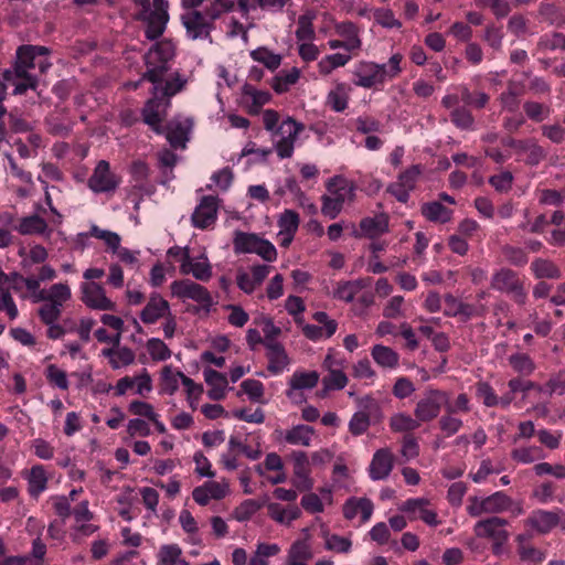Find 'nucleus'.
<instances>
[{
  "instance_id": "1",
  "label": "nucleus",
  "mask_w": 565,
  "mask_h": 565,
  "mask_svg": "<svg viewBox=\"0 0 565 565\" xmlns=\"http://www.w3.org/2000/svg\"><path fill=\"white\" fill-rule=\"evenodd\" d=\"M49 54L50 49L42 45L24 44L18 47L13 67L3 73V79L14 87V95H23L28 89H36L39 81L30 70L39 67L40 72L44 73L51 66L46 58Z\"/></svg>"
},
{
  "instance_id": "2",
  "label": "nucleus",
  "mask_w": 565,
  "mask_h": 565,
  "mask_svg": "<svg viewBox=\"0 0 565 565\" xmlns=\"http://www.w3.org/2000/svg\"><path fill=\"white\" fill-rule=\"evenodd\" d=\"M327 190L331 195L321 196V213L334 220L342 211L347 200L353 201L355 195V185L348 179L335 175L327 182Z\"/></svg>"
},
{
  "instance_id": "3",
  "label": "nucleus",
  "mask_w": 565,
  "mask_h": 565,
  "mask_svg": "<svg viewBox=\"0 0 565 565\" xmlns=\"http://www.w3.org/2000/svg\"><path fill=\"white\" fill-rule=\"evenodd\" d=\"M142 6L137 20L146 23L145 36L154 41L159 39L169 21L168 2L166 0H153V10L150 9L149 0H139Z\"/></svg>"
},
{
  "instance_id": "4",
  "label": "nucleus",
  "mask_w": 565,
  "mask_h": 565,
  "mask_svg": "<svg viewBox=\"0 0 565 565\" xmlns=\"http://www.w3.org/2000/svg\"><path fill=\"white\" fill-rule=\"evenodd\" d=\"M490 287L499 292L508 295L516 305L524 306L527 300V292L524 280L511 268L503 267L494 271Z\"/></svg>"
},
{
  "instance_id": "5",
  "label": "nucleus",
  "mask_w": 565,
  "mask_h": 565,
  "mask_svg": "<svg viewBox=\"0 0 565 565\" xmlns=\"http://www.w3.org/2000/svg\"><path fill=\"white\" fill-rule=\"evenodd\" d=\"M509 522L499 516L480 520L475 524L473 532L478 537L492 541V553L501 555L503 545L508 542L510 533L507 530Z\"/></svg>"
},
{
  "instance_id": "6",
  "label": "nucleus",
  "mask_w": 565,
  "mask_h": 565,
  "mask_svg": "<svg viewBox=\"0 0 565 565\" xmlns=\"http://www.w3.org/2000/svg\"><path fill=\"white\" fill-rule=\"evenodd\" d=\"M151 97L145 103L141 115L142 120L156 134H163L162 122L167 117V111L171 102L159 94V86H153L150 90Z\"/></svg>"
},
{
  "instance_id": "7",
  "label": "nucleus",
  "mask_w": 565,
  "mask_h": 565,
  "mask_svg": "<svg viewBox=\"0 0 565 565\" xmlns=\"http://www.w3.org/2000/svg\"><path fill=\"white\" fill-rule=\"evenodd\" d=\"M447 402L448 393L446 391L429 387L416 403L414 416L422 423H429L439 416Z\"/></svg>"
},
{
  "instance_id": "8",
  "label": "nucleus",
  "mask_w": 565,
  "mask_h": 565,
  "mask_svg": "<svg viewBox=\"0 0 565 565\" xmlns=\"http://www.w3.org/2000/svg\"><path fill=\"white\" fill-rule=\"evenodd\" d=\"M171 294L180 299H191L201 305L203 309L210 311L213 299L210 291L202 285L190 279L175 280L170 286Z\"/></svg>"
},
{
  "instance_id": "9",
  "label": "nucleus",
  "mask_w": 565,
  "mask_h": 565,
  "mask_svg": "<svg viewBox=\"0 0 565 565\" xmlns=\"http://www.w3.org/2000/svg\"><path fill=\"white\" fill-rule=\"evenodd\" d=\"M120 182V177L111 172L109 162L100 160L88 178L87 185L94 193H114Z\"/></svg>"
},
{
  "instance_id": "10",
  "label": "nucleus",
  "mask_w": 565,
  "mask_h": 565,
  "mask_svg": "<svg viewBox=\"0 0 565 565\" xmlns=\"http://www.w3.org/2000/svg\"><path fill=\"white\" fill-rule=\"evenodd\" d=\"M303 128L301 122H297L291 117L282 120L276 131L281 138L275 143V150L280 159L290 158L292 156L295 142Z\"/></svg>"
},
{
  "instance_id": "11",
  "label": "nucleus",
  "mask_w": 565,
  "mask_h": 565,
  "mask_svg": "<svg viewBox=\"0 0 565 565\" xmlns=\"http://www.w3.org/2000/svg\"><path fill=\"white\" fill-rule=\"evenodd\" d=\"M81 300L94 310H115L116 305L107 296L104 287L95 281H86L81 285Z\"/></svg>"
},
{
  "instance_id": "12",
  "label": "nucleus",
  "mask_w": 565,
  "mask_h": 565,
  "mask_svg": "<svg viewBox=\"0 0 565 565\" xmlns=\"http://www.w3.org/2000/svg\"><path fill=\"white\" fill-rule=\"evenodd\" d=\"M294 466L292 486L300 492L310 491L313 488V479L308 456L305 451L294 450L290 455Z\"/></svg>"
},
{
  "instance_id": "13",
  "label": "nucleus",
  "mask_w": 565,
  "mask_h": 565,
  "mask_svg": "<svg viewBox=\"0 0 565 565\" xmlns=\"http://www.w3.org/2000/svg\"><path fill=\"white\" fill-rule=\"evenodd\" d=\"M181 20L190 39H209L211 41V32L215 29V24L207 21L202 11L192 10L186 12L182 14Z\"/></svg>"
},
{
  "instance_id": "14",
  "label": "nucleus",
  "mask_w": 565,
  "mask_h": 565,
  "mask_svg": "<svg viewBox=\"0 0 565 565\" xmlns=\"http://www.w3.org/2000/svg\"><path fill=\"white\" fill-rule=\"evenodd\" d=\"M218 200L213 195H204L191 216L192 225L205 230L217 220Z\"/></svg>"
},
{
  "instance_id": "15",
  "label": "nucleus",
  "mask_w": 565,
  "mask_h": 565,
  "mask_svg": "<svg viewBox=\"0 0 565 565\" xmlns=\"http://www.w3.org/2000/svg\"><path fill=\"white\" fill-rule=\"evenodd\" d=\"M444 302V315L446 317H460L465 322L472 317H481L486 312L484 306L476 307L475 305L462 302L451 294L445 295Z\"/></svg>"
},
{
  "instance_id": "16",
  "label": "nucleus",
  "mask_w": 565,
  "mask_h": 565,
  "mask_svg": "<svg viewBox=\"0 0 565 565\" xmlns=\"http://www.w3.org/2000/svg\"><path fill=\"white\" fill-rule=\"evenodd\" d=\"M561 514H563L562 510L546 511L540 509L532 511L525 523L539 534H547L559 525Z\"/></svg>"
},
{
  "instance_id": "17",
  "label": "nucleus",
  "mask_w": 565,
  "mask_h": 565,
  "mask_svg": "<svg viewBox=\"0 0 565 565\" xmlns=\"http://www.w3.org/2000/svg\"><path fill=\"white\" fill-rule=\"evenodd\" d=\"M359 227V230L352 232L355 238L367 237L375 239L390 231L388 216L385 213H381L374 217H364L360 221Z\"/></svg>"
},
{
  "instance_id": "18",
  "label": "nucleus",
  "mask_w": 565,
  "mask_h": 565,
  "mask_svg": "<svg viewBox=\"0 0 565 565\" xmlns=\"http://www.w3.org/2000/svg\"><path fill=\"white\" fill-rule=\"evenodd\" d=\"M515 154L526 166L536 167L547 157V151L537 142L535 138L522 139Z\"/></svg>"
},
{
  "instance_id": "19",
  "label": "nucleus",
  "mask_w": 565,
  "mask_h": 565,
  "mask_svg": "<svg viewBox=\"0 0 565 565\" xmlns=\"http://www.w3.org/2000/svg\"><path fill=\"white\" fill-rule=\"evenodd\" d=\"M394 467V457L388 448L379 449L372 458L369 475L372 480L386 479Z\"/></svg>"
},
{
  "instance_id": "20",
  "label": "nucleus",
  "mask_w": 565,
  "mask_h": 565,
  "mask_svg": "<svg viewBox=\"0 0 565 565\" xmlns=\"http://www.w3.org/2000/svg\"><path fill=\"white\" fill-rule=\"evenodd\" d=\"M373 502L367 498H349L343 504V516L347 520H353L358 513H361V522H367L373 513Z\"/></svg>"
},
{
  "instance_id": "21",
  "label": "nucleus",
  "mask_w": 565,
  "mask_h": 565,
  "mask_svg": "<svg viewBox=\"0 0 565 565\" xmlns=\"http://www.w3.org/2000/svg\"><path fill=\"white\" fill-rule=\"evenodd\" d=\"M265 348L267 350L266 358L268 360L267 370L271 374L281 373L289 364V358L284 345L277 341L269 340Z\"/></svg>"
},
{
  "instance_id": "22",
  "label": "nucleus",
  "mask_w": 565,
  "mask_h": 565,
  "mask_svg": "<svg viewBox=\"0 0 565 565\" xmlns=\"http://www.w3.org/2000/svg\"><path fill=\"white\" fill-rule=\"evenodd\" d=\"M372 282L370 277L359 278L355 280L339 281L333 290V298L344 302H352L355 296L369 287Z\"/></svg>"
},
{
  "instance_id": "23",
  "label": "nucleus",
  "mask_w": 565,
  "mask_h": 565,
  "mask_svg": "<svg viewBox=\"0 0 565 565\" xmlns=\"http://www.w3.org/2000/svg\"><path fill=\"white\" fill-rule=\"evenodd\" d=\"M170 313L169 302L159 295H152L140 313L143 323L151 324Z\"/></svg>"
},
{
  "instance_id": "24",
  "label": "nucleus",
  "mask_w": 565,
  "mask_h": 565,
  "mask_svg": "<svg viewBox=\"0 0 565 565\" xmlns=\"http://www.w3.org/2000/svg\"><path fill=\"white\" fill-rule=\"evenodd\" d=\"M190 128L191 122L189 120L181 121L178 119H173L163 127V134L166 135V138L171 145V147H184L188 140V134L190 131Z\"/></svg>"
},
{
  "instance_id": "25",
  "label": "nucleus",
  "mask_w": 565,
  "mask_h": 565,
  "mask_svg": "<svg viewBox=\"0 0 565 565\" xmlns=\"http://www.w3.org/2000/svg\"><path fill=\"white\" fill-rule=\"evenodd\" d=\"M428 504L429 502L426 499H409L403 504L402 510L415 514L430 526H436L439 523L437 520V513L427 509Z\"/></svg>"
},
{
  "instance_id": "26",
  "label": "nucleus",
  "mask_w": 565,
  "mask_h": 565,
  "mask_svg": "<svg viewBox=\"0 0 565 565\" xmlns=\"http://www.w3.org/2000/svg\"><path fill=\"white\" fill-rule=\"evenodd\" d=\"M226 495V488L216 481H207L194 488L193 500L200 505H206L211 499L221 500Z\"/></svg>"
},
{
  "instance_id": "27",
  "label": "nucleus",
  "mask_w": 565,
  "mask_h": 565,
  "mask_svg": "<svg viewBox=\"0 0 565 565\" xmlns=\"http://www.w3.org/2000/svg\"><path fill=\"white\" fill-rule=\"evenodd\" d=\"M354 84L363 88H372L380 84L377 64L374 62H362L354 71Z\"/></svg>"
},
{
  "instance_id": "28",
  "label": "nucleus",
  "mask_w": 565,
  "mask_h": 565,
  "mask_svg": "<svg viewBox=\"0 0 565 565\" xmlns=\"http://www.w3.org/2000/svg\"><path fill=\"white\" fill-rule=\"evenodd\" d=\"M313 552L308 539L296 540L289 547L286 557L287 565H308Z\"/></svg>"
},
{
  "instance_id": "29",
  "label": "nucleus",
  "mask_w": 565,
  "mask_h": 565,
  "mask_svg": "<svg viewBox=\"0 0 565 565\" xmlns=\"http://www.w3.org/2000/svg\"><path fill=\"white\" fill-rule=\"evenodd\" d=\"M204 380L210 386L207 395L213 401H220L225 397V390L227 386V379L223 373L213 369H205L203 371Z\"/></svg>"
},
{
  "instance_id": "30",
  "label": "nucleus",
  "mask_w": 565,
  "mask_h": 565,
  "mask_svg": "<svg viewBox=\"0 0 565 565\" xmlns=\"http://www.w3.org/2000/svg\"><path fill=\"white\" fill-rule=\"evenodd\" d=\"M102 355L107 358L113 370L128 366L135 362V352L128 348H104Z\"/></svg>"
},
{
  "instance_id": "31",
  "label": "nucleus",
  "mask_w": 565,
  "mask_h": 565,
  "mask_svg": "<svg viewBox=\"0 0 565 565\" xmlns=\"http://www.w3.org/2000/svg\"><path fill=\"white\" fill-rule=\"evenodd\" d=\"M422 215L429 222L446 224L452 218V210L439 201L426 202L420 207Z\"/></svg>"
},
{
  "instance_id": "32",
  "label": "nucleus",
  "mask_w": 565,
  "mask_h": 565,
  "mask_svg": "<svg viewBox=\"0 0 565 565\" xmlns=\"http://www.w3.org/2000/svg\"><path fill=\"white\" fill-rule=\"evenodd\" d=\"M145 65L146 72L141 75V81H147L153 84V86H159L164 81L167 73L170 70L169 63H163L161 61L149 58L145 56Z\"/></svg>"
},
{
  "instance_id": "33",
  "label": "nucleus",
  "mask_w": 565,
  "mask_h": 565,
  "mask_svg": "<svg viewBox=\"0 0 565 565\" xmlns=\"http://www.w3.org/2000/svg\"><path fill=\"white\" fill-rule=\"evenodd\" d=\"M335 33L343 38L345 44L349 45V52H354L361 49L362 41L360 39L359 26L351 21H342L334 25Z\"/></svg>"
},
{
  "instance_id": "34",
  "label": "nucleus",
  "mask_w": 565,
  "mask_h": 565,
  "mask_svg": "<svg viewBox=\"0 0 565 565\" xmlns=\"http://www.w3.org/2000/svg\"><path fill=\"white\" fill-rule=\"evenodd\" d=\"M180 273L191 274L198 280L207 281L212 277V266L205 256H202L201 260H193L190 257L186 264H181Z\"/></svg>"
},
{
  "instance_id": "35",
  "label": "nucleus",
  "mask_w": 565,
  "mask_h": 565,
  "mask_svg": "<svg viewBox=\"0 0 565 565\" xmlns=\"http://www.w3.org/2000/svg\"><path fill=\"white\" fill-rule=\"evenodd\" d=\"M290 0H237L238 9L246 14L257 8L273 13L281 12Z\"/></svg>"
},
{
  "instance_id": "36",
  "label": "nucleus",
  "mask_w": 565,
  "mask_h": 565,
  "mask_svg": "<svg viewBox=\"0 0 565 565\" xmlns=\"http://www.w3.org/2000/svg\"><path fill=\"white\" fill-rule=\"evenodd\" d=\"M262 237L255 233L236 231L234 233L233 246L236 254H256Z\"/></svg>"
},
{
  "instance_id": "37",
  "label": "nucleus",
  "mask_w": 565,
  "mask_h": 565,
  "mask_svg": "<svg viewBox=\"0 0 565 565\" xmlns=\"http://www.w3.org/2000/svg\"><path fill=\"white\" fill-rule=\"evenodd\" d=\"M47 475L42 465L31 468L28 476V491L31 497L38 498L47 488Z\"/></svg>"
},
{
  "instance_id": "38",
  "label": "nucleus",
  "mask_w": 565,
  "mask_h": 565,
  "mask_svg": "<svg viewBox=\"0 0 565 565\" xmlns=\"http://www.w3.org/2000/svg\"><path fill=\"white\" fill-rule=\"evenodd\" d=\"M318 382L319 374L316 371L295 372L289 381L290 390L287 392V396L292 398L294 391L311 390L317 386Z\"/></svg>"
},
{
  "instance_id": "39",
  "label": "nucleus",
  "mask_w": 565,
  "mask_h": 565,
  "mask_svg": "<svg viewBox=\"0 0 565 565\" xmlns=\"http://www.w3.org/2000/svg\"><path fill=\"white\" fill-rule=\"evenodd\" d=\"M371 355L377 365L384 369H395L399 363V355L392 348L375 344L371 350Z\"/></svg>"
},
{
  "instance_id": "40",
  "label": "nucleus",
  "mask_w": 565,
  "mask_h": 565,
  "mask_svg": "<svg viewBox=\"0 0 565 565\" xmlns=\"http://www.w3.org/2000/svg\"><path fill=\"white\" fill-rule=\"evenodd\" d=\"M315 429L308 425H296L285 431L284 439L290 445H300L308 447L311 444Z\"/></svg>"
},
{
  "instance_id": "41",
  "label": "nucleus",
  "mask_w": 565,
  "mask_h": 565,
  "mask_svg": "<svg viewBox=\"0 0 565 565\" xmlns=\"http://www.w3.org/2000/svg\"><path fill=\"white\" fill-rule=\"evenodd\" d=\"M531 270L537 279H559V267L550 259L536 258L531 264Z\"/></svg>"
},
{
  "instance_id": "42",
  "label": "nucleus",
  "mask_w": 565,
  "mask_h": 565,
  "mask_svg": "<svg viewBox=\"0 0 565 565\" xmlns=\"http://www.w3.org/2000/svg\"><path fill=\"white\" fill-rule=\"evenodd\" d=\"M349 86L345 83H338L327 96V105L334 111L341 113L347 109L349 102Z\"/></svg>"
},
{
  "instance_id": "43",
  "label": "nucleus",
  "mask_w": 565,
  "mask_h": 565,
  "mask_svg": "<svg viewBox=\"0 0 565 565\" xmlns=\"http://www.w3.org/2000/svg\"><path fill=\"white\" fill-rule=\"evenodd\" d=\"M22 235L43 234L47 228V223L38 214L22 217L18 226H13Z\"/></svg>"
},
{
  "instance_id": "44",
  "label": "nucleus",
  "mask_w": 565,
  "mask_h": 565,
  "mask_svg": "<svg viewBox=\"0 0 565 565\" xmlns=\"http://www.w3.org/2000/svg\"><path fill=\"white\" fill-rule=\"evenodd\" d=\"M539 14L551 25L562 28L565 25V8L557 7L554 3L541 2Z\"/></svg>"
},
{
  "instance_id": "45",
  "label": "nucleus",
  "mask_w": 565,
  "mask_h": 565,
  "mask_svg": "<svg viewBox=\"0 0 565 565\" xmlns=\"http://www.w3.org/2000/svg\"><path fill=\"white\" fill-rule=\"evenodd\" d=\"M96 237L98 239L104 241V243L111 249V252L116 253L120 246L121 238L120 236L111 231L102 230L97 225H92L89 232L78 234V239L85 237Z\"/></svg>"
},
{
  "instance_id": "46",
  "label": "nucleus",
  "mask_w": 565,
  "mask_h": 565,
  "mask_svg": "<svg viewBox=\"0 0 565 565\" xmlns=\"http://www.w3.org/2000/svg\"><path fill=\"white\" fill-rule=\"evenodd\" d=\"M422 422L416 416L398 413L391 417L390 427L395 433H411L420 427Z\"/></svg>"
},
{
  "instance_id": "47",
  "label": "nucleus",
  "mask_w": 565,
  "mask_h": 565,
  "mask_svg": "<svg viewBox=\"0 0 565 565\" xmlns=\"http://www.w3.org/2000/svg\"><path fill=\"white\" fill-rule=\"evenodd\" d=\"M488 514H497L511 510L513 500L503 491H497L484 498Z\"/></svg>"
},
{
  "instance_id": "48",
  "label": "nucleus",
  "mask_w": 565,
  "mask_h": 565,
  "mask_svg": "<svg viewBox=\"0 0 565 565\" xmlns=\"http://www.w3.org/2000/svg\"><path fill=\"white\" fill-rule=\"evenodd\" d=\"M186 85V79L179 73H173L168 79L164 81V84H159V94L169 99L182 92Z\"/></svg>"
},
{
  "instance_id": "49",
  "label": "nucleus",
  "mask_w": 565,
  "mask_h": 565,
  "mask_svg": "<svg viewBox=\"0 0 565 565\" xmlns=\"http://www.w3.org/2000/svg\"><path fill=\"white\" fill-rule=\"evenodd\" d=\"M242 93L245 97L252 99L250 114H257L260 107L267 104L271 98V95L267 90H258L248 83L244 84Z\"/></svg>"
},
{
  "instance_id": "50",
  "label": "nucleus",
  "mask_w": 565,
  "mask_h": 565,
  "mask_svg": "<svg viewBox=\"0 0 565 565\" xmlns=\"http://www.w3.org/2000/svg\"><path fill=\"white\" fill-rule=\"evenodd\" d=\"M300 72L294 67L289 72H281L273 78L271 88L277 94L286 93L289 87L296 84L299 79Z\"/></svg>"
},
{
  "instance_id": "51",
  "label": "nucleus",
  "mask_w": 565,
  "mask_h": 565,
  "mask_svg": "<svg viewBox=\"0 0 565 565\" xmlns=\"http://www.w3.org/2000/svg\"><path fill=\"white\" fill-rule=\"evenodd\" d=\"M509 364L519 374L529 376L535 370L533 359L526 353H515L509 356Z\"/></svg>"
},
{
  "instance_id": "52",
  "label": "nucleus",
  "mask_w": 565,
  "mask_h": 565,
  "mask_svg": "<svg viewBox=\"0 0 565 565\" xmlns=\"http://www.w3.org/2000/svg\"><path fill=\"white\" fill-rule=\"evenodd\" d=\"M351 60V55L334 53L324 56L318 63V68L320 74L329 75L331 72L338 67L344 66Z\"/></svg>"
},
{
  "instance_id": "53",
  "label": "nucleus",
  "mask_w": 565,
  "mask_h": 565,
  "mask_svg": "<svg viewBox=\"0 0 565 565\" xmlns=\"http://www.w3.org/2000/svg\"><path fill=\"white\" fill-rule=\"evenodd\" d=\"M523 110L526 117L535 122H541L551 115L550 106L533 100L525 102L523 104Z\"/></svg>"
},
{
  "instance_id": "54",
  "label": "nucleus",
  "mask_w": 565,
  "mask_h": 565,
  "mask_svg": "<svg viewBox=\"0 0 565 565\" xmlns=\"http://www.w3.org/2000/svg\"><path fill=\"white\" fill-rule=\"evenodd\" d=\"M145 56L169 63L174 56V45L171 41L157 42Z\"/></svg>"
},
{
  "instance_id": "55",
  "label": "nucleus",
  "mask_w": 565,
  "mask_h": 565,
  "mask_svg": "<svg viewBox=\"0 0 565 565\" xmlns=\"http://www.w3.org/2000/svg\"><path fill=\"white\" fill-rule=\"evenodd\" d=\"M250 56L254 61L264 64L270 71L277 70L281 63V56L273 53L267 47H258L252 51Z\"/></svg>"
},
{
  "instance_id": "56",
  "label": "nucleus",
  "mask_w": 565,
  "mask_h": 565,
  "mask_svg": "<svg viewBox=\"0 0 565 565\" xmlns=\"http://www.w3.org/2000/svg\"><path fill=\"white\" fill-rule=\"evenodd\" d=\"M179 372H174L171 365H166L161 370V392L173 395L179 388Z\"/></svg>"
},
{
  "instance_id": "57",
  "label": "nucleus",
  "mask_w": 565,
  "mask_h": 565,
  "mask_svg": "<svg viewBox=\"0 0 565 565\" xmlns=\"http://www.w3.org/2000/svg\"><path fill=\"white\" fill-rule=\"evenodd\" d=\"M541 52L555 51L557 49L565 51V35L558 32L542 35L536 44Z\"/></svg>"
},
{
  "instance_id": "58",
  "label": "nucleus",
  "mask_w": 565,
  "mask_h": 565,
  "mask_svg": "<svg viewBox=\"0 0 565 565\" xmlns=\"http://www.w3.org/2000/svg\"><path fill=\"white\" fill-rule=\"evenodd\" d=\"M344 369L328 371V374L322 379V385L326 391H340L348 384V376Z\"/></svg>"
},
{
  "instance_id": "59",
  "label": "nucleus",
  "mask_w": 565,
  "mask_h": 565,
  "mask_svg": "<svg viewBox=\"0 0 565 565\" xmlns=\"http://www.w3.org/2000/svg\"><path fill=\"white\" fill-rule=\"evenodd\" d=\"M263 503L254 500L246 499L238 507H236L233 511V516L238 522L248 521L260 508Z\"/></svg>"
},
{
  "instance_id": "60",
  "label": "nucleus",
  "mask_w": 565,
  "mask_h": 565,
  "mask_svg": "<svg viewBox=\"0 0 565 565\" xmlns=\"http://www.w3.org/2000/svg\"><path fill=\"white\" fill-rule=\"evenodd\" d=\"M544 457L540 447L515 448L511 451V458L520 463H531Z\"/></svg>"
},
{
  "instance_id": "61",
  "label": "nucleus",
  "mask_w": 565,
  "mask_h": 565,
  "mask_svg": "<svg viewBox=\"0 0 565 565\" xmlns=\"http://www.w3.org/2000/svg\"><path fill=\"white\" fill-rule=\"evenodd\" d=\"M315 15L311 13L301 14L297 21L296 38L298 41H311L315 38L312 24Z\"/></svg>"
},
{
  "instance_id": "62",
  "label": "nucleus",
  "mask_w": 565,
  "mask_h": 565,
  "mask_svg": "<svg viewBox=\"0 0 565 565\" xmlns=\"http://www.w3.org/2000/svg\"><path fill=\"white\" fill-rule=\"evenodd\" d=\"M462 420L456 417L455 414L448 413V411H445L444 415H441L438 420L439 429L445 433L447 437L457 434L462 428Z\"/></svg>"
},
{
  "instance_id": "63",
  "label": "nucleus",
  "mask_w": 565,
  "mask_h": 565,
  "mask_svg": "<svg viewBox=\"0 0 565 565\" xmlns=\"http://www.w3.org/2000/svg\"><path fill=\"white\" fill-rule=\"evenodd\" d=\"M452 124L462 130H470L473 128L475 118L469 109L466 107H456L450 113Z\"/></svg>"
},
{
  "instance_id": "64",
  "label": "nucleus",
  "mask_w": 565,
  "mask_h": 565,
  "mask_svg": "<svg viewBox=\"0 0 565 565\" xmlns=\"http://www.w3.org/2000/svg\"><path fill=\"white\" fill-rule=\"evenodd\" d=\"M182 555V550L178 544L161 545L157 558L158 565H173Z\"/></svg>"
}]
</instances>
